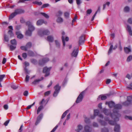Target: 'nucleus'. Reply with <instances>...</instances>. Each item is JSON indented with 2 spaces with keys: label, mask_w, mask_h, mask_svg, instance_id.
I'll use <instances>...</instances> for the list:
<instances>
[{
  "label": "nucleus",
  "mask_w": 132,
  "mask_h": 132,
  "mask_svg": "<svg viewBox=\"0 0 132 132\" xmlns=\"http://www.w3.org/2000/svg\"><path fill=\"white\" fill-rule=\"evenodd\" d=\"M114 108V109L113 110V113L111 114V117L113 118H114L113 116V115H115L116 118H114V120L118 121L119 120L118 117H120L121 115L119 113L118 111L116 109H121L122 108V106L120 104H118L115 105Z\"/></svg>",
  "instance_id": "nucleus-1"
},
{
  "label": "nucleus",
  "mask_w": 132,
  "mask_h": 132,
  "mask_svg": "<svg viewBox=\"0 0 132 132\" xmlns=\"http://www.w3.org/2000/svg\"><path fill=\"white\" fill-rule=\"evenodd\" d=\"M61 88V87L60 86H59V84H57L54 86V88L55 89V91L53 94V96L56 97L57 96Z\"/></svg>",
  "instance_id": "nucleus-2"
},
{
  "label": "nucleus",
  "mask_w": 132,
  "mask_h": 132,
  "mask_svg": "<svg viewBox=\"0 0 132 132\" xmlns=\"http://www.w3.org/2000/svg\"><path fill=\"white\" fill-rule=\"evenodd\" d=\"M50 31L47 29H44L39 31L38 34L40 36H42L44 35H48L50 34Z\"/></svg>",
  "instance_id": "nucleus-3"
},
{
  "label": "nucleus",
  "mask_w": 132,
  "mask_h": 132,
  "mask_svg": "<svg viewBox=\"0 0 132 132\" xmlns=\"http://www.w3.org/2000/svg\"><path fill=\"white\" fill-rule=\"evenodd\" d=\"M49 61V59L48 58L44 57L39 61L38 64L39 65L42 66Z\"/></svg>",
  "instance_id": "nucleus-4"
},
{
  "label": "nucleus",
  "mask_w": 132,
  "mask_h": 132,
  "mask_svg": "<svg viewBox=\"0 0 132 132\" xmlns=\"http://www.w3.org/2000/svg\"><path fill=\"white\" fill-rule=\"evenodd\" d=\"M51 69V68H48L47 67H44L43 69V72L45 74L44 76L46 77L50 75V71Z\"/></svg>",
  "instance_id": "nucleus-5"
},
{
  "label": "nucleus",
  "mask_w": 132,
  "mask_h": 132,
  "mask_svg": "<svg viewBox=\"0 0 132 132\" xmlns=\"http://www.w3.org/2000/svg\"><path fill=\"white\" fill-rule=\"evenodd\" d=\"M85 93V91H84L81 92L77 98V99L76 101V102L77 103H79L80 102L82 101L84 97V95Z\"/></svg>",
  "instance_id": "nucleus-6"
},
{
  "label": "nucleus",
  "mask_w": 132,
  "mask_h": 132,
  "mask_svg": "<svg viewBox=\"0 0 132 132\" xmlns=\"http://www.w3.org/2000/svg\"><path fill=\"white\" fill-rule=\"evenodd\" d=\"M26 24L28 26V29L31 31L35 30L34 27L32 25L31 23L29 21H27L26 23Z\"/></svg>",
  "instance_id": "nucleus-7"
},
{
  "label": "nucleus",
  "mask_w": 132,
  "mask_h": 132,
  "mask_svg": "<svg viewBox=\"0 0 132 132\" xmlns=\"http://www.w3.org/2000/svg\"><path fill=\"white\" fill-rule=\"evenodd\" d=\"M78 51L79 47H78L74 48L71 54V56L73 57H76L78 55Z\"/></svg>",
  "instance_id": "nucleus-8"
},
{
  "label": "nucleus",
  "mask_w": 132,
  "mask_h": 132,
  "mask_svg": "<svg viewBox=\"0 0 132 132\" xmlns=\"http://www.w3.org/2000/svg\"><path fill=\"white\" fill-rule=\"evenodd\" d=\"M110 46L108 52V55H109L111 53L112 49L115 50L117 47V44L115 45L113 48V45L112 43H110Z\"/></svg>",
  "instance_id": "nucleus-9"
},
{
  "label": "nucleus",
  "mask_w": 132,
  "mask_h": 132,
  "mask_svg": "<svg viewBox=\"0 0 132 132\" xmlns=\"http://www.w3.org/2000/svg\"><path fill=\"white\" fill-rule=\"evenodd\" d=\"M85 35H82L79 38V44L80 45L84 43L85 40Z\"/></svg>",
  "instance_id": "nucleus-10"
},
{
  "label": "nucleus",
  "mask_w": 132,
  "mask_h": 132,
  "mask_svg": "<svg viewBox=\"0 0 132 132\" xmlns=\"http://www.w3.org/2000/svg\"><path fill=\"white\" fill-rule=\"evenodd\" d=\"M105 104L106 105H108L110 108H114L115 104L112 101H107L105 102Z\"/></svg>",
  "instance_id": "nucleus-11"
},
{
  "label": "nucleus",
  "mask_w": 132,
  "mask_h": 132,
  "mask_svg": "<svg viewBox=\"0 0 132 132\" xmlns=\"http://www.w3.org/2000/svg\"><path fill=\"white\" fill-rule=\"evenodd\" d=\"M43 113H40L37 117V120L35 123V125H37L40 122L43 118Z\"/></svg>",
  "instance_id": "nucleus-12"
},
{
  "label": "nucleus",
  "mask_w": 132,
  "mask_h": 132,
  "mask_svg": "<svg viewBox=\"0 0 132 132\" xmlns=\"http://www.w3.org/2000/svg\"><path fill=\"white\" fill-rule=\"evenodd\" d=\"M8 28L10 29L8 32V34H9L11 37H13L14 36V34L13 32V30L12 27V26H9Z\"/></svg>",
  "instance_id": "nucleus-13"
},
{
  "label": "nucleus",
  "mask_w": 132,
  "mask_h": 132,
  "mask_svg": "<svg viewBox=\"0 0 132 132\" xmlns=\"http://www.w3.org/2000/svg\"><path fill=\"white\" fill-rule=\"evenodd\" d=\"M14 12L16 14V15H17L18 14L24 13V10L21 9H18L15 10Z\"/></svg>",
  "instance_id": "nucleus-14"
},
{
  "label": "nucleus",
  "mask_w": 132,
  "mask_h": 132,
  "mask_svg": "<svg viewBox=\"0 0 132 132\" xmlns=\"http://www.w3.org/2000/svg\"><path fill=\"white\" fill-rule=\"evenodd\" d=\"M99 113V111L98 110H95L94 111V114L93 116H91L90 118L92 119H93L96 116L98 115Z\"/></svg>",
  "instance_id": "nucleus-15"
},
{
  "label": "nucleus",
  "mask_w": 132,
  "mask_h": 132,
  "mask_svg": "<svg viewBox=\"0 0 132 132\" xmlns=\"http://www.w3.org/2000/svg\"><path fill=\"white\" fill-rule=\"evenodd\" d=\"M43 23L46 24L47 22L46 21L45 22L43 20L40 19L37 21L36 24L37 25H40L42 24Z\"/></svg>",
  "instance_id": "nucleus-16"
},
{
  "label": "nucleus",
  "mask_w": 132,
  "mask_h": 132,
  "mask_svg": "<svg viewBox=\"0 0 132 132\" xmlns=\"http://www.w3.org/2000/svg\"><path fill=\"white\" fill-rule=\"evenodd\" d=\"M102 112L105 115H110V116L111 117V114L112 113H110V112L108 110H107L105 108H104Z\"/></svg>",
  "instance_id": "nucleus-17"
},
{
  "label": "nucleus",
  "mask_w": 132,
  "mask_h": 132,
  "mask_svg": "<svg viewBox=\"0 0 132 132\" xmlns=\"http://www.w3.org/2000/svg\"><path fill=\"white\" fill-rule=\"evenodd\" d=\"M113 116L114 117V118H112L111 117L112 119H113L114 121H113L112 120H110L108 122V123L109 124L112 125H115L116 124V122L115 121H118V120L116 121V120H115L114 118H116L115 115H113Z\"/></svg>",
  "instance_id": "nucleus-18"
},
{
  "label": "nucleus",
  "mask_w": 132,
  "mask_h": 132,
  "mask_svg": "<svg viewBox=\"0 0 132 132\" xmlns=\"http://www.w3.org/2000/svg\"><path fill=\"white\" fill-rule=\"evenodd\" d=\"M62 40L63 45V47H64L65 45V44L64 39V37L63 36L65 35V33L64 32H62Z\"/></svg>",
  "instance_id": "nucleus-19"
},
{
  "label": "nucleus",
  "mask_w": 132,
  "mask_h": 132,
  "mask_svg": "<svg viewBox=\"0 0 132 132\" xmlns=\"http://www.w3.org/2000/svg\"><path fill=\"white\" fill-rule=\"evenodd\" d=\"M28 55L29 56L31 57H34L35 55L34 52L31 50H29L28 51Z\"/></svg>",
  "instance_id": "nucleus-20"
},
{
  "label": "nucleus",
  "mask_w": 132,
  "mask_h": 132,
  "mask_svg": "<svg viewBox=\"0 0 132 132\" xmlns=\"http://www.w3.org/2000/svg\"><path fill=\"white\" fill-rule=\"evenodd\" d=\"M47 40L49 42H52L54 40L53 37L52 36H49L47 37Z\"/></svg>",
  "instance_id": "nucleus-21"
},
{
  "label": "nucleus",
  "mask_w": 132,
  "mask_h": 132,
  "mask_svg": "<svg viewBox=\"0 0 132 132\" xmlns=\"http://www.w3.org/2000/svg\"><path fill=\"white\" fill-rule=\"evenodd\" d=\"M126 30L129 33V35L132 36V31L131 30V28L128 25H127Z\"/></svg>",
  "instance_id": "nucleus-22"
},
{
  "label": "nucleus",
  "mask_w": 132,
  "mask_h": 132,
  "mask_svg": "<svg viewBox=\"0 0 132 132\" xmlns=\"http://www.w3.org/2000/svg\"><path fill=\"white\" fill-rule=\"evenodd\" d=\"M120 126L118 125H117L115 126L114 130L116 132H119Z\"/></svg>",
  "instance_id": "nucleus-23"
},
{
  "label": "nucleus",
  "mask_w": 132,
  "mask_h": 132,
  "mask_svg": "<svg viewBox=\"0 0 132 132\" xmlns=\"http://www.w3.org/2000/svg\"><path fill=\"white\" fill-rule=\"evenodd\" d=\"M98 122L102 125L103 126H105L107 125V123L106 122L101 120H99Z\"/></svg>",
  "instance_id": "nucleus-24"
},
{
  "label": "nucleus",
  "mask_w": 132,
  "mask_h": 132,
  "mask_svg": "<svg viewBox=\"0 0 132 132\" xmlns=\"http://www.w3.org/2000/svg\"><path fill=\"white\" fill-rule=\"evenodd\" d=\"M124 50L125 53L126 54L129 53V52H130L131 51L130 48L127 47L124 48Z\"/></svg>",
  "instance_id": "nucleus-25"
},
{
  "label": "nucleus",
  "mask_w": 132,
  "mask_h": 132,
  "mask_svg": "<svg viewBox=\"0 0 132 132\" xmlns=\"http://www.w3.org/2000/svg\"><path fill=\"white\" fill-rule=\"evenodd\" d=\"M5 77V75H0V87H2L1 82H2L3 80V78Z\"/></svg>",
  "instance_id": "nucleus-26"
},
{
  "label": "nucleus",
  "mask_w": 132,
  "mask_h": 132,
  "mask_svg": "<svg viewBox=\"0 0 132 132\" xmlns=\"http://www.w3.org/2000/svg\"><path fill=\"white\" fill-rule=\"evenodd\" d=\"M27 48V49H29L31 48L32 46V43L31 42H28L27 43L26 45Z\"/></svg>",
  "instance_id": "nucleus-27"
},
{
  "label": "nucleus",
  "mask_w": 132,
  "mask_h": 132,
  "mask_svg": "<svg viewBox=\"0 0 132 132\" xmlns=\"http://www.w3.org/2000/svg\"><path fill=\"white\" fill-rule=\"evenodd\" d=\"M131 102H130L129 101H126L123 102L122 103V104L125 106H128L131 104Z\"/></svg>",
  "instance_id": "nucleus-28"
},
{
  "label": "nucleus",
  "mask_w": 132,
  "mask_h": 132,
  "mask_svg": "<svg viewBox=\"0 0 132 132\" xmlns=\"http://www.w3.org/2000/svg\"><path fill=\"white\" fill-rule=\"evenodd\" d=\"M16 15V14L14 12L12 13L9 16V20L12 19Z\"/></svg>",
  "instance_id": "nucleus-29"
},
{
  "label": "nucleus",
  "mask_w": 132,
  "mask_h": 132,
  "mask_svg": "<svg viewBox=\"0 0 132 132\" xmlns=\"http://www.w3.org/2000/svg\"><path fill=\"white\" fill-rule=\"evenodd\" d=\"M101 132H109V130L108 128L105 127H104L102 128L101 130Z\"/></svg>",
  "instance_id": "nucleus-30"
},
{
  "label": "nucleus",
  "mask_w": 132,
  "mask_h": 132,
  "mask_svg": "<svg viewBox=\"0 0 132 132\" xmlns=\"http://www.w3.org/2000/svg\"><path fill=\"white\" fill-rule=\"evenodd\" d=\"M43 106L42 105H41L38 107L37 111V114L39 113L40 111L43 109Z\"/></svg>",
  "instance_id": "nucleus-31"
},
{
  "label": "nucleus",
  "mask_w": 132,
  "mask_h": 132,
  "mask_svg": "<svg viewBox=\"0 0 132 132\" xmlns=\"http://www.w3.org/2000/svg\"><path fill=\"white\" fill-rule=\"evenodd\" d=\"M90 127L87 126H85L84 127V130L86 132H90L89 130Z\"/></svg>",
  "instance_id": "nucleus-32"
},
{
  "label": "nucleus",
  "mask_w": 132,
  "mask_h": 132,
  "mask_svg": "<svg viewBox=\"0 0 132 132\" xmlns=\"http://www.w3.org/2000/svg\"><path fill=\"white\" fill-rule=\"evenodd\" d=\"M130 11V8L128 6H125L123 9V11L125 12H129Z\"/></svg>",
  "instance_id": "nucleus-33"
},
{
  "label": "nucleus",
  "mask_w": 132,
  "mask_h": 132,
  "mask_svg": "<svg viewBox=\"0 0 132 132\" xmlns=\"http://www.w3.org/2000/svg\"><path fill=\"white\" fill-rule=\"evenodd\" d=\"M31 31L29 30H27L26 32V35L28 36H31Z\"/></svg>",
  "instance_id": "nucleus-34"
},
{
  "label": "nucleus",
  "mask_w": 132,
  "mask_h": 132,
  "mask_svg": "<svg viewBox=\"0 0 132 132\" xmlns=\"http://www.w3.org/2000/svg\"><path fill=\"white\" fill-rule=\"evenodd\" d=\"M69 13L68 12H65L64 13V16L66 18H69Z\"/></svg>",
  "instance_id": "nucleus-35"
},
{
  "label": "nucleus",
  "mask_w": 132,
  "mask_h": 132,
  "mask_svg": "<svg viewBox=\"0 0 132 132\" xmlns=\"http://www.w3.org/2000/svg\"><path fill=\"white\" fill-rule=\"evenodd\" d=\"M78 128L77 129L76 131L78 132H79V131L81 130L83 128L82 126L80 125H78Z\"/></svg>",
  "instance_id": "nucleus-36"
},
{
  "label": "nucleus",
  "mask_w": 132,
  "mask_h": 132,
  "mask_svg": "<svg viewBox=\"0 0 132 132\" xmlns=\"http://www.w3.org/2000/svg\"><path fill=\"white\" fill-rule=\"evenodd\" d=\"M40 14H42L43 16H44L46 19H48L49 17V16L46 13L43 12H41L40 13Z\"/></svg>",
  "instance_id": "nucleus-37"
},
{
  "label": "nucleus",
  "mask_w": 132,
  "mask_h": 132,
  "mask_svg": "<svg viewBox=\"0 0 132 132\" xmlns=\"http://www.w3.org/2000/svg\"><path fill=\"white\" fill-rule=\"evenodd\" d=\"M68 112V110H66L63 113L61 117L62 119H63L65 117Z\"/></svg>",
  "instance_id": "nucleus-38"
},
{
  "label": "nucleus",
  "mask_w": 132,
  "mask_h": 132,
  "mask_svg": "<svg viewBox=\"0 0 132 132\" xmlns=\"http://www.w3.org/2000/svg\"><path fill=\"white\" fill-rule=\"evenodd\" d=\"M56 21L57 22L61 23L62 22H63V20L62 18L59 17L57 19Z\"/></svg>",
  "instance_id": "nucleus-39"
},
{
  "label": "nucleus",
  "mask_w": 132,
  "mask_h": 132,
  "mask_svg": "<svg viewBox=\"0 0 132 132\" xmlns=\"http://www.w3.org/2000/svg\"><path fill=\"white\" fill-rule=\"evenodd\" d=\"M62 14V12L60 11H58L56 14V16L58 17L61 16Z\"/></svg>",
  "instance_id": "nucleus-40"
},
{
  "label": "nucleus",
  "mask_w": 132,
  "mask_h": 132,
  "mask_svg": "<svg viewBox=\"0 0 132 132\" xmlns=\"http://www.w3.org/2000/svg\"><path fill=\"white\" fill-rule=\"evenodd\" d=\"M11 44L13 45H16V41L15 39H13L11 41Z\"/></svg>",
  "instance_id": "nucleus-41"
},
{
  "label": "nucleus",
  "mask_w": 132,
  "mask_h": 132,
  "mask_svg": "<svg viewBox=\"0 0 132 132\" xmlns=\"http://www.w3.org/2000/svg\"><path fill=\"white\" fill-rule=\"evenodd\" d=\"M127 101L131 103L132 101V96H127Z\"/></svg>",
  "instance_id": "nucleus-42"
},
{
  "label": "nucleus",
  "mask_w": 132,
  "mask_h": 132,
  "mask_svg": "<svg viewBox=\"0 0 132 132\" xmlns=\"http://www.w3.org/2000/svg\"><path fill=\"white\" fill-rule=\"evenodd\" d=\"M33 4H36L38 5H41L42 4V3L41 2H38L37 1H35L32 2Z\"/></svg>",
  "instance_id": "nucleus-43"
},
{
  "label": "nucleus",
  "mask_w": 132,
  "mask_h": 132,
  "mask_svg": "<svg viewBox=\"0 0 132 132\" xmlns=\"http://www.w3.org/2000/svg\"><path fill=\"white\" fill-rule=\"evenodd\" d=\"M132 60V55H129L127 58V62H129Z\"/></svg>",
  "instance_id": "nucleus-44"
},
{
  "label": "nucleus",
  "mask_w": 132,
  "mask_h": 132,
  "mask_svg": "<svg viewBox=\"0 0 132 132\" xmlns=\"http://www.w3.org/2000/svg\"><path fill=\"white\" fill-rule=\"evenodd\" d=\"M10 49L11 51H13L16 48L15 46H14L12 45H11L10 46Z\"/></svg>",
  "instance_id": "nucleus-45"
},
{
  "label": "nucleus",
  "mask_w": 132,
  "mask_h": 132,
  "mask_svg": "<svg viewBox=\"0 0 132 132\" xmlns=\"http://www.w3.org/2000/svg\"><path fill=\"white\" fill-rule=\"evenodd\" d=\"M50 91H48L45 93L44 95L45 96H46L49 95L51 93Z\"/></svg>",
  "instance_id": "nucleus-46"
},
{
  "label": "nucleus",
  "mask_w": 132,
  "mask_h": 132,
  "mask_svg": "<svg viewBox=\"0 0 132 132\" xmlns=\"http://www.w3.org/2000/svg\"><path fill=\"white\" fill-rule=\"evenodd\" d=\"M39 81H38V79H37L35 80L34 81L32 82V84H33L34 85H36V84L38 83V82Z\"/></svg>",
  "instance_id": "nucleus-47"
},
{
  "label": "nucleus",
  "mask_w": 132,
  "mask_h": 132,
  "mask_svg": "<svg viewBox=\"0 0 132 132\" xmlns=\"http://www.w3.org/2000/svg\"><path fill=\"white\" fill-rule=\"evenodd\" d=\"M20 48L21 50L25 51H26L27 50V48L26 46H21L20 47Z\"/></svg>",
  "instance_id": "nucleus-48"
},
{
  "label": "nucleus",
  "mask_w": 132,
  "mask_h": 132,
  "mask_svg": "<svg viewBox=\"0 0 132 132\" xmlns=\"http://www.w3.org/2000/svg\"><path fill=\"white\" fill-rule=\"evenodd\" d=\"M127 22L130 24H132V18H129Z\"/></svg>",
  "instance_id": "nucleus-49"
},
{
  "label": "nucleus",
  "mask_w": 132,
  "mask_h": 132,
  "mask_svg": "<svg viewBox=\"0 0 132 132\" xmlns=\"http://www.w3.org/2000/svg\"><path fill=\"white\" fill-rule=\"evenodd\" d=\"M23 37V35H22L21 34H19L17 36V38L19 39H22V38Z\"/></svg>",
  "instance_id": "nucleus-50"
},
{
  "label": "nucleus",
  "mask_w": 132,
  "mask_h": 132,
  "mask_svg": "<svg viewBox=\"0 0 132 132\" xmlns=\"http://www.w3.org/2000/svg\"><path fill=\"white\" fill-rule=\"evenodd\" d=\"M4 37L5 40V41L8 42L9 41L8 38L6 35H4Z\"/></svg>",
  "instance_id": "nucleus-51"
},
{
  "label": "nucleus",
  "mask_w": 132,
  "mask_h": 132,
  "mask_svg": "<svg viewBox=\"0 0 132 132\" xmlns=\"http://www.w3.org/2000/svg\"><path fill=\"white\" fill-rule=\"evenodd\" d=\"M107 98L106 96L104 95H103L101 97V99L102 100H106Z\"/></svg>",
  "instance_id": "nucleus-52"
},
{
  "label": "nucleus",
  "mask_w": 132,
  "mask_h": 132,
  "mask_svg": "<svg viewBox=\"0 0 132 132\" xmlns=\"http://www.w3.org/2000/svg\"><path fill=\"white\" fill-rule=\"evenodd\" d=\"M92 12V10L91 9H88L86 11L87 15L90 14Z\"/></svg>",
  "instance_id": "nucleus-53"
},
{
  "label": "nucleus",
  "mask_w": 132,
  "mask_h": 132,
  "mask_svg": "<svg viewBox=\"0 0 132 132\" xmlns=\"http://www.w3.org/2000/svg\"><path fill=\"white\" fill-rule=\"evenodd\" d=\"M22 57L24 59H26L27 56V54L26 53H23L22 54Z\"/></svg>",
  "instance_id": "nucleus-54"
},
{
  "label": "nucleus",
  "mask_w": 132,
  "mask_h": 132,
  "mask_svg": "<svg viewBox=\"0 0 132 132\" xmlns=\"http://www.w3.org/2000/svg\"><path fill=\"white\" fill-rule=\"evenodd\" d=\"M31 62L32 63L35 64L37 62V61L35 59H32L31 60Z\"/></svg>",
  "instance_id": "nucleus-55"
},
{
  "label": "nucleus",
  "mask_w": 132,
  "mask_h": 132,
  "mask_svg": "<svg viewBox=\"0 0 132 132\" xmlns=\"http://www.w3.org/2000/svg\"><path fill=\"white\" fill-rule=\"evenodd\" d=\"M85 121L86 123H88L90 122L89 119L86 118L85 119Z\"/></svg>",
  "instance_id": "nucleus-56"
},
{
  "label": "nucleus",
  "mask_w": 132,
  "mask_h": 132,
  "mask_svg": "<svg viewBox=\"0 0 132 132\" xmlns=\"http://www.w3.org/2000/svg\"><path fill=\"white\" fill-rule=\"evenodd\" d=\"M30 77L28 75H27L25 78V81L26 82H28L29 81Z\"/></svg>",
  "instance_id": "nucleus-57"
},
{
  "label": "nucleus",
  "mask_w": 132,
  "mask_h": 132,
  "mask_svg": "<svg viewBox=\"0 0 132 132\" xmlns=\"http://www.w3.org/2000/svg\"><path fill=\"white\" fill-rule=\"evenodd\" d=\"M49 5V4H44L42 6V8H44L48 6Z\"/></svg>",
  "instance_id": "nucleus-58"
},
{
  "label": "nucleus",
  "mask_w": 132,
  "mask_h": 132,
  "mask_svg": "<svg viewBox=\"0 0 132 132\" xmlns=\"http://www.w3.org/2000/svg\"><path fill=\"white\" fill-rule=\"evenodd\" d=\"M11 87L13 89H17L18 87L14 84L12 85L11 86Z\"/></svg>",
  "instance_id": "nucleus-59"
},
{
  "label": "nucleus",
  "mask_w": 132,
  "mask_h": 132,
  "mask_svg": "<svg viewBox=\"0 0 132 132\" xmlns=\"http://www.w3.org/2000/svg\"><path fill=\"white\" fill-rule=\"evenodd\" d=\"M55 44L56 46L57 47H59L60 46V44L58 42V41L56 40L55 41Z\"/></svg>",
  "instance_id": "nucleus-60"
},
{
  "label": "nucleus",
  "mask_w": 132,
  "mask_h": 132,
  "mask_svg": "<svg viewBox=\"0 0 132 132\" xmlns=\"http://www.w3.org/2000/svg\"><path fill=\"white\" fill-rule=\"evenodd\" d=\"M28 93L27 90L25 91L23 93V95L25 96H28Z\"/></svg>",
  "instance_id": "nucleus-61"
},
{
  "label": "nucleus",
  "mask_w": 132,
  "mask_h": 132,
  "mask_svg": "<svg viewBox=\"0 0 132 132\" xmlns=\"http://www.w3.org/2000/svg\"><path fill=\"white\" fill-rule=\"evenodd\" d=\"M125 118L127 119H128L130 120H132V117L126 116L125 117Z\"/></svg>",
  "instance_id": "nucleus-62"
},
{
  "label": "nucleus",
  "mask_w": 132,
  "mask_h": 132,
  "mask_svg": "<svg viewBox=\"0 0 132 132\" xmlns=\"http://www.w3.org/2000/svg\"><path fill=\"white\" fill-rule=\"evenodd\" d=\"M24 70L26 74H29V72L28 71L26 68H24Z\"/></svg>",
  "instance_id": "nucleus-63"
},
{
  "label": "nucleus",
  "mask_w": 132,
  "mask_h": 132,
  "mask_svg": "<svg viewBox=\"0 0 132 132\" xmlns=\"http://www.w3.org/2000/svg\"><path fill=\"white\" fill-rule=\"evenodd\" d=\"M129 85L130 86V87H129V86H128L127 87V88H128L129 89H132V88L131 87H132V82L130 84H129Z\"/></svg>",
  "instance_id": "nucleus-64"
}]
</instances>
